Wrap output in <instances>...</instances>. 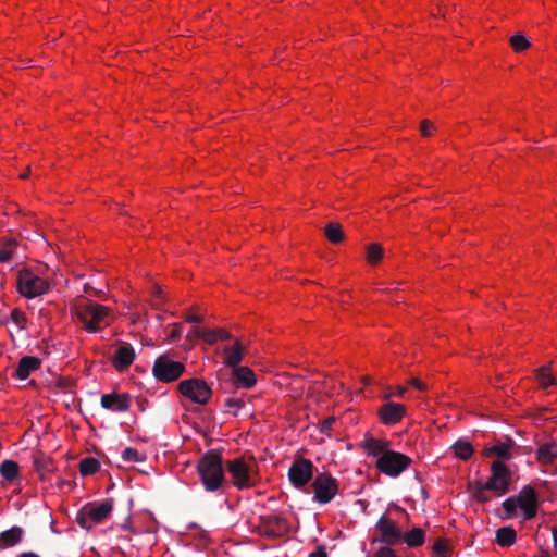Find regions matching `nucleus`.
Masks as SVG:
<instances>
[{
	"label": "nucleus",
	"mask_w": 557,
	"mask_h": 557,
	"mask_svg": "<svg viewBox=\"0 0 557 557\" xmlns=\"http://www.w3.org/2000/svg\"><path fill=\"white\" fill-rule=\"evenodd\" d=\"M511 471L503 461H494L491 466V475L485 483L474 482L469 486L472 497L479 503L491 500L492 493L496 497L505 495L509 491Z\"/></svg>",
	"instance_id": "nucleus-1"
},
{
	"label": "nucleus",
	"mask_w": 557,
	"mask_h": 557,
	"mask_svg": "<svg viewBox=\"0 0 557 557\" xmlns=\"http://www.w3.org/2000/svg\"><path fill=\"white\" fill-rule=\"evenodd\" d=\"M73 314L83 324V327L95 333L108 326L113 320L112 310L89 299L78 300L72 309Z\"/></svg>",
	"instance_id": "nucleus-2"
},
{
	"label": "nucleus",
	"mask_w": 557,
	"mask_h": 557,
	"mask_svg": "<svg viewBox=\"0 0 557 557\" xmlns=\"http://www.w3.org/2000/svg\"><path fill=\"white\" fill-rule=\"evenodd\" d=\"M197 472L208 492H218L226 486L222 455L216 450L207 451L198 461Z\"/></svg>",
	"instance_id": "nucleus-3"
},
{
	"label": "nucleus",
	"mask_w": 557,
	"mask_h": 557,
	"mask_svg": "<svg viewBox=\"0 0 557 557\" xmlns=\"http://www.w3.org/2000/svg\"><path fill=\"white\" fill-rule=\"evenodd\" d=\"M113 500L106 499L101 503H89L77 515V523L84 529H90L92 524L103 522L112 512Z\"/></svg>",
	"instance_id": "nucleus-4"
},
{
	"label": "nucleus",
	"mask_w": 557,
	"mask_h": 557,
	"mask_svg": "<svg viewBox=\"0 0 557 557\" xmlns=\"http://www.w3.org/2000/svg\"><path fill=\"white\" fill-rule=\"evenodd\" d=\"M16 288L25 298H35L44 295L50 288L47 280L38 276L28 269L18 271L16 278Z\"/></svg>",
	"instance_id": "nucleus-5"
},
{
	"label": "nucleus",
	"mask_w": 557,
	"mask_h": 557,
	"mask_svg": "<svg viewBox=\"0 0 557 557\" xmlns=\"http://www.w3.org/2000/svg\"><path fill=\"white\" fill-rule=\"evenodd\" d=\"M411 463L412 459L409 456L389 449L376 459L375 468L387 476L397 478L406 471Z\"/></svg>",
	"instance_id": "nucleus-6"
},
{
	"label": "nucleus",
	"mask_w": 557,
	"mask_h": 557,
	"mask_svg": "<svg viewBox=\"0 0 557 557\" xmlns=\"http://www.w3.org/2000/svg\"><path fill=\"white\" fill-rule=\"evenodd\" d=\"M177 388L184 397L198 405H206L212 396L211 387L201 379L181 381Z\"/></svg>",
	"instance_id": "nucleus-7"
},
{
	"label": "nucleus",
	"mask_w": 557,
	"mask_h": 557,
	"mask_svg": "<svg viewBox=\"0 0 557 557\" xmlns=\"http://www.w3.org/2000/svg\"><path fill=\"white\" fill-rule=\"evenodd\" d=\"M313 498L319 504L330 503L338 493V481L327 472L318 473L312 481Z\"/></svg>",
	"instance_id": "nucleus-8"
},
{
	"label": "nucleus",
	"mask_w": 557,
	"mask_h": 557,
	"mask_svg": "<svg viewBox=\"0 0 557 557\" xmlns=\"http://www.w3.org/2000/svg\"><path fill=\"white\" fill-rule=\"evenodd\" d=\"M226 469L232 476L233 484L238 490H245L255 485L251 473V465L244 458H234L226 462Z\"/></svg>",
	"instance_id": "nucleus-9"
},
{
	"label": "nucleus",
	"mask_w": 557,
	"mask_h": 557,
	"mask_svg": "<svg viewBox=\"0 0 557 557\" xmlns=\"http://www.w3.org/2000/svg\"><path fill=\"white\" fill-rule=\"evenodd\" d=\"M185 366L180 361H174L168 356H160L153 364V374L161 382H172L177 380L184 372Z\"/></svg>",
	"instance_id": "nucleus-10"
},
{
	"label": "nucleus",
	"mask_w": 557,
	"mask_h": 557,
	"mask_svg": "<svg viewBox=\"0 0 557 557\" xmlns=\"http://www.w3.org/2000/svg\"><path fill=\"white\" fill-rule=\"evenodd\" d=\"M313 469L311 460L302 457L296 458L288 470L289 481L295 487L301 488L312 480Z\"/></svg>",
	"instance_id": "nucleus-11"
},
{
	"label": "nucleus",
	"mask_w": 557,
	"mask_h": 557,
	"mask_svg": "<svg viewBox=\"0 0 557 557\" xmlns=\"http://www.w3.org/2000/svg\"><path fill=\"white\" fill-rule=\"evenodd\" d=\"M260 534L267 537H281L287 534V521L277 515L261 517L259 523Z\"/></svg>",
	"instance_id": "nucleus-12"
},
{
	"label": "nucleus",
	"mask_w": 557,
	"mask_h": 557,
	"mask_svg": "<svg viewBox=\"0 0 557 557\" xmlns=\"http://www.w3.org/2000/svg\"><path fill=\"white\" fill-rule=\"evenodd\" d=\"M516 499L519 508L523 511L524 519L530 520L536 516L539 506L537 495L532 486H523Z\"/></svg>",
	"instance_id": "nucleus-13"
},
{
	"label": "nucleus",
	"mask_w": 557,
	"mask_h": 557,
	"mask_svg": "<svg viewBox=\"0 0 557 557\" xmlns=\"http://www.w3.org/2000/svg\"><path fill=\"white\" fill-rule=\"evenodd\" d=\"M381 533V541L394 545L403 539V532L397 524L389 518L382 516L376 524Z\"/></svg>",
	"instance_id": "nucleus-14"
},
{
	"label": "nucleus",
	"mask_w": 557,
	"mask_h": 557,
	"mask_svg": "<svg viewBox=\"0 0 557 557\" xmlns=\"http://www.w3.org/2000/svg\"><path fill=\"white\" fill-rule=\"evenodd\" d=\"M230 383L235 388L249 389L256 385L257 379L255 372L250 368L237 366L232 369Z\"/></svg>",
	"instance_id": "nucleus-15"
},
{
	"label": "nucleus",
	"mask_w": 557,
	"mask_h": 557,
	"mask_svg": "<svg viewBox=\"0 0 557 557\" xmlns=\"http://www.w3.org/2000/svg\"><path fill=\"white\" fill-rule=\"evenodd\" d=\"M406 413V407L397 403H387L379 410V417L385 424L398 423Z\"/></svg>",
	"instance_id": "nucleus-16"
},
{
	"label": "nucleus",
	"mask_w": 557,
	"mask_h": 557,
	"mask_svg": "<svg viewBox=\"0 0 557 557\" xmlns=\"http://www.w3.org/2000/svg\"><path fill=\"white\" fill-rule=\"evenodd\" d=\"M129 400L127 394H104L101 397V406L106 409L124 412L129 408Z\"/></svg>",
	"instance_id": "nucleus-17"
},
{
	"label": "nucleus",
	"mask_w": 557,
	"mask_h": 557,
	"mask_svg": "<svg viewBox=\"0 0 557 557\" xmlns=\"http://www.w3.org/2000/svg\"><path fill=\"white\" fill-rule=\"evenodd\" d=\"M134 359L135 351L133 347L129 344H123L116 349L112 363L117 371H123L133 363Z\"/></svg>",
	"instance_id": "nucleus-18"
},
{
	"label": "nucleus",
	"mask_w": 557,
	"mask_h": 557,
	"mask_svg": "<svg viewBox=\"0 0 557 557\" xmlns=\"http://www.w3.org/2000/svg\"><path fill=\"white\" fill-rule=\"evenodd\" d=\"M245 346L239 339H236L232 346H227L223 349L224 364L230 368L239 366L243 361Z\"/></svg>",
	"instance_id": "nucleus-19"
},
{
	"label": "nucleus",
	"mask_w": 557,
	"mask_h": 557,
	"mask_svg": "<svg viewBox=\"0 0 557 557\" xmlns=\"http://www.w3.org/2000/svg\"><path fill=\"white\" fill-rule=\"evenodd\" d=\"M40 364V360L36 357H23L20 360L17 368L15 370V376L20 380H26L29 376L30 372L39 369Z\"/></svg>",
	"instance_id": "nucleus-20"
},
{
	"label": "nucleus",
	"mask_w": 557,
	"mask_h": 557,
	"mask_svg": "<svg viewBox=\"0 0 557 557\" xmlns=\"http://www.w3.org/2000/svg\"><path fill=\"white\" fill-rule=\"evenodd\" d=\"M24 531L21 527L14 525L0 533V549L13 547L22 541Z\"/></svg>",
	"instance_id": "nucleus-21"
},
{
	"label": "nucleus",
	"mask_w": 557,
	"mask_h": 557,
	"mask_svg": "<svg viewBox=\"0 0 557 557\" xmlns=\"http://www.w3.org/2000/svg\"><path fill=\"white\" fill-rule=\"evenodd\" d=\"M388 445V442L374 437L366 438L363 442V448L366 449L367 454L376 458L389 450Z\"/></svg>",
	"instance_id": "nucleus-22"
},
{
	"label": "nucleus",
	"mask_w": 557,
	"mask_h": 557,
	"mask_svg": "<svg viewBox=\"0 0 557 557\" xmlns=\"http://www.w3.org/2000/svg\"><path fill=\"white\" fill-rule=\"evenodd\" d=\"M557 458V444L549 442L541 445L536 450V459L543 465H549Z\"/></svg>",
	"instance_id": "nucleus-23"
},
{
	"label": "nucleus",
	"mask_w": 557,
	"mask_h": 557,
	"mask_svg": "<svg viewBox=\"0 0 557 557\" xmlns=\"http://www.w3.org/2000/svg\"><path fill=\"white\" fill-rule=\"evenodd\" d=\"M517 533L511 527H503L496 531V543L502 547H510L516 543Z\"/></svg>",
	"instance_id": "nucleus-24"
},
{
	"label": "nucleus",
	"mask_w": 557,
	"mask_h": 557,
	"mask_svg": "<svg viewBox=\"0 0 557 557\" xmlns=\"http://www.w3.org/2000/svg\"><path fill=\"white\" fill-rule=\"evenodd\" d=\"M512 445H513V443L511 441H509L508 443L495 444L485 449V455L486 456L496 455L503 459H510L511 458L510 450H511Z\"/></svg>",
	"instance_id": "nucleus-25"
},
{
	"label": "nucleus",
	"mask_w": 557,
	"mask_h": 557,
	"mask_svg": "<svg viewBox=\"0 0 557 557\" xmlns=\"http://www.w3.org/2000/svg\"><path fill=\"white\" fill-rule=\"evenodd\" d=\"M409 547H418L424 543L425 532L421 528H414L403 536Z\"/></svg>",
	"instance_id": "nucleus-26"
},
{
	"label": "nucleus",
	"mask_w": 557,
	"mask_h": 557,
	"mask_svg": "<svg viewBox=\"0 0 557 557\" xmlns=\"http://www.w3.org/2000/svg\"><path fill=\"white\" fill-rule=\"evenodd\" d=\"M451 449L457 458L468 460L473 455V446L468 441H457Z\"/></svg>",
	"instance_id": "nucleus-27"
},
{
	"label": "nucleus",
	"mask_w": 557,
	"mask_h": 557,
	"mask_svg": "<svg viewBox=\"0 0 557 557\" xmlns=\"http://www.w3.org/2000/svg\"><path fill=\"white\" fill-rule=\"evenodd\" d=\"M20 472V467L17 462L13 460H4L0 466V473L3 479L8 481H13L17 478Z\"/></svg>",
	"instance_id": "nucleus-28"
},
{
	"label": "nucleus",
	"mask_w": 557,
	"mask_h": 557,
	"mask_svg": "<svg viewBox=\"0 0 557 557\" xmlns=\"http://www.w3.org/2000/svg\"><path fill=\"white\" fill-rule=\"evenodd\" d=\"M536 379L543 388H547L556 384V380L548 366H544L536 371Z\"/></svg>",
	"instance_id": "nucleus-29"
},
{
	"label": "nucleus",
	"mask_w": 557,
	"mask_h": 557,
	"mask_svg": "<svg viewBox=\"0 0 557 557\" xmlns=\"http://www.w3.org/2000/svg\"><path fill=\"white\" fill-rule=\"evenodd\" d=\"M100 468L99 461L94 457H86L79 462V472L82 475H92Z\"/></svg>",
	"instance_id": "nucleus-30"
},
{
	"label": "nucleus",
	"mask_w": 557,
	"mask_h": 557,
	"mask_svg": "<svg viewBox=\"0 0 557 557\" xmlns=\"http://www.w3.org/2000/svg\"><path fill=\"white\" fill-rule=\"evenodd\" d=\"M383 248L376 243L367 246V261L371 265H376L383 258Z\"/></svg>",
	"instance_id": "nucleus-31"
},
{
	"label": "nucleus",
	"mask_w": 557,
	"mask_h": 557,
	"mask_svg": "<svg viewBox=\"0 0 557 557\" xmlns=\"http://www.w3.org/2000/svg\"><path fill=\"white\" fill-rule=\"evenodd\" d=\"M10 321L15 325L17 331H23L27 327V318L23 310L13 308L10 312Z\"/></svg>",
	"instance_id": "nucleus-32"
},
{
	"label": "nucleus",
	"mask_w": 557,
	"mask_h": 557,
	"mask_svg": "<svg viewBox=\"0 0 557 557\" xmlns=\"http://www.w3.org/2000/svg\"><path fill=\"white\" fill-rule=\"evenodd\" d=\"M325 236L331 243L338 244L343 240L344 233L339 224L330 223L325 226Z\"/></svg>",
	"instance_id": "nucleus-33"
},
{
	"label": "nucleus",
	"mask_w": 557,
	"mask_h": 557,
	"mask_svg": "<svg viewBox=\"0 0 557 557\" xmlns=\"http://www.w3.org/2000/svg\"><path fill=\"white\" fill-rule=\"evenodd\" d=\"M246 405L245 396L240 397H228L225 399L224 407L231 412L233 416H236L237 412L244 408Z\"/></svg>",
	"instance_id": "nucleus-34"
},
{
	"label": "nucleus",
	"mask_w": 557,
	"mask_h": 557,
	"mask_svg": "<svg viewBox=\"0 0 557 557\" xmlns=\"http://www.w3.org/2000/svg\"><path fill=\"white\" fill-rule=\"evenodd\" d=\"M195 335L209 345H213L218 342V333L214 330L195 327Z\"/></svg>",
	"instance_id": "nucleus-35"
},
{
	"label": "nucleus",
	"mask_w": 557,
	"mask_h": 557,
	"mask_svg": "<svg viewBox=\"0 0 557 557\" xmlns=\"http://www.w3.org/2000/svg\"><path fill=\"white\" fill-rule=\"evenodd\" d=\"M510 46L516 52H522L530 47V41L525 36L516 34L510 38Z\"/></svg>",
	"instance_id": "nucleus-36"
},
{
	"label": "nucleus",
	"mask_w": 557,
	"mask_h": 557,
	"mask_svg": "<svg viewBox=\"0 0 557 557\" xmlns=\"http://www.w3.org/2000/svg\"><path fill=\"white\" fill-rule=\"evenodd\" d=\"M122 458L128 462H143L146 460V456L133 447L125 448L122 453Z\"/></svg>",
	"instance_id": "nucleus-37"
},
{
	"label": "nucleus",
	"mask_w": 557,
	"mask_h": 557,
	"mask_svg": "<svg viewBox=\"0 0 557 557\" xmlns=\"http://www.w3.org/2000/svg\"><path fill=\"white\" fill-rule=\"evenodd\" d=\"M15 249V244L10 243L0 248V263L8 262L12 259Z\"/></svg>",
	"instance_id": "nucleus-38"
},
{
	"label": "nucleus",
	"mask_w": 557,
	"mask_h": 557,
	"mask_svg": "<svg viewBox=\"0 0 557 557\" xmlns=\"http://www.w3.org/2000/svg\"><path fill=\"white\" fill-rule=\"evenodd\" d=\"M518 503L516 497H509L503 502V508L508 516H512L517 510Z\"/></svg>",
	"instance_id": "nucleus-39"
},
{
	"label": "nucleus",
	"mask_w": 557,
	"mask_h": 557,
	"mask_svg": "<svg viewBox=\"0 0 557 557\" xmlns=\"http://www.w3.org/2000/svg\"><path fill=\"white\" fill-rule=\"evenodd\" d=\"M433 552L440 557H446L447 544L443 539H437L433 545Z\"/></svg>",
	"instance_id": "nucleus-40"
},
{
	"label": "nucleus",
	"mask_w": 557,
	"mask_h": 557,
	"mask_svg": "<svg viewBox=\"0 0 557 557\" xmlns=\"http://www.w3.org/2000/svg\"><path fill=\"white\" fill-rule=\"evenodd\" d=\"M172 330L169 334L168 341L175 342L181 338L183 325L181 323H174L171 325Z\"/></svg>",
	"instance_id": "nucleus-41"
},
{
	"label": "nucleus",
	"mask_w": 557,
	"mask_h": 557,
	"mask_svg": "<svg viewBox=\"0 0 557 557\" xmlns=\"http://www.w3.org/2000/svg\"><path fill=\"white\" fill-rule=\"evenodd\" d=\"M420 131L423 136L429 137L434 131V125L429 120H423L420 125Z\"/></svg>",
	"instance_id": "nucleus-42"
},
{
	"label": "nucleus",
	"mask_w": 557,
	"mask_h": 557,
	"mask_svg": "<svg viewBox=\"0 0 557 557\" xmlns=\"http://www.w3.org/2000/svg\"><path fill=\"white\" fill-rule=\"evenodd\" d=\"M335 417L331 416L324 419L320 424V431L322 433H329L332 429L333 423L335 422Z\"/></svg>",
	"instance_id": "nucleus-43"
},
{
	"label": "nucleus",
	"mask_w": 557,
	"mask_h": 557,
	"mask_svg": "<svg viewBox=\"0 0 557 557\" xmlns=\"http://www.w3.org/2000/svg\"><path fill=\"white\" fill-rule=\"evenodd\" d=\"M372 557H396V554L389 547H381Z\"/></svg>",
	"instance_id": "nucleus-44"
},
{
	"label": "nucleus",
	"mask_w": 557,
	"mask_h": 557,
	"mask_svg": "<svg viewBox=\"0 0 557 557\" xmlns=\"http://www.w3.org/2000/svg\"><path fill=\"white\" fill-rule=\"evenodd\" d=\"M185 321L187 323H200V322L203 321V315L196 314V313H193V312H187L185 314Z\"/></svg>",
	"instance_id": "nucleus-45"
},
{
	"label": "nucleus",
	"mask_w": 557,
	"mask_h": 557,
	"mask_svg": "<svg viewBox=\"0 0 557 557\" xmlns=\"http://www.w3.org/2000/svg\"><path fill=\"white\" fill-rule=\"evenodd\" d=\"M409 385L418 388L419 391H425L426 389V385L424 382H422L421 380L417 379V377H412L409 380Z\"/></svg>",
	"instance_id": "nucleus-46"
},
{
	"label": "nucleus",
	"mask_w": 557,
	"mask_h": 557,
	"mask_svg": "<svg viewBox=\"0 0 557 557\" xmlns=\"http://www.w3.org/2000/svg\"><path fill=\"white\" fill-rule=\"evenodd\" d=\"M218 333V341H227L231 339L232 335L228 331L223 329L214 330Z\"/></svg>",
	"instance_id": "nucleus-47"
},
{
	"label": "nucleus",
	"mask_w": 557,
	"mask_h": 557,
	"mask_svg": "<svg viewBox=\"0 0 557 557\" xmlns=\"http://www.w3.org/2000/svg\"><path fill=\"white\" fill-rule=\"evenodd\" d=\"M196 338H198V337L195 335V327H194L186 335V342L188 343V348H191L194 346Z\"/></svg>",
	"instance_id": "nucleus-48"
},
{
	"label": "nucleus",
	"mask_w": 557,
	"mask_h": 557,
	"mask_svg": "<svg viewBox=\"0 0 557 557\" xmlns=\"http://www.w3.org/2000/svg\"><path fill=\"white\" fill-rule=\"evenodd\" d=\"M309 557H327V554L323 546H319L314 552L310 553Z\"/></svg>",
	"instance_id": "nucleus-49"
},
{
	"label": "nucleus",
	"mask_w": 557,
	"mask_h": 557,
	"mask_svg": "<svg viewBox=\"0 0 557 557\" xmlns=\"http://www.w3.org/2000/svg\"><path fill=\"white\" fill-rule=\"evenodd\" d=\"M29 174H30V168L27 166L26 170L20 174V178L26 180L29 177Z\"/></svg>",
	"instance_id": "nucleus-50"
},
{
	"label": "nucleus",
	"mask_w": 557,
	"mask_h": 557,
	"mask_svg": "<svg viewBox=\"0 0 557 557\" xmlns=\"http://www.w3.org/2000/svg\"><path fill=\"white\" fill-rule=\"evenodd\" d=\"M406 391H407L406 387L399 385V386L396 387V393L395 394L398 395V396H403Z\"/></svg>",
	"instance_id": "nucleus-51"
},
{
	"label": "nucleus",
	"mask_w": 557,
	"mask_h": 557,
	"mask_svg": "<svg viewBox=\"0 0 557 557\" xmlns=\"http://www.w3.org/2000/svg\"><path fill=\"white\" fill-rule=\"evenodd\" d=\"M553 539H554V545L557 553V527L553 528Z\"/></svg>",
	"instance_id": "nucleus-52"
},
{
	"label": "nucleus",
	"mask_w": 557,
	"mask_h": 557,
	"mask_svg": "<svg viewBox=\"0 0 557 557\" xmlns=\"http://www.w3.org/2000/svg\"><path fill=\"white\" fill-rule=\"evenodd\" d=\"M18 557H39V556L33 552H27V553L20 554Z\"/></svg>",
	"instance_id": "nucleus-53"
},
{
	"label": "nucleus",
	"mask_w": 557,
	"mask_h": 557,
	"mask_svg": "<svg viewBox=\"0 0 557 557\" xmlns=\"http://www.w3.org/2000/svg\"><path fill=\"white\" fill-rule=\"evenodd\" d=\"M223 388H225V391L227 392V385L225 384L224 386L222 385Z\"/></svg>",
	"instance_id": "nucleus-54"
}]
</instances>
